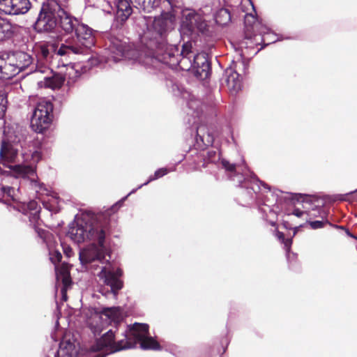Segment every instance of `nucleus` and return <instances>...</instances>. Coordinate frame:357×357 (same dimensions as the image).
<instances>
[{
  "mask_svg": "<svg viewBox=\"0 0 357 357\" xmlns=\"http://www.w3.org/2000/svg\"><path fill=\"white\" fill-rule=\"evenodd\" d=\"M255 21V17L252 14H247L245 17V24H250Z\"/></svg>",
  "mask_w": 357,
  "mask_h": 357,
  "instance_id": "79ce46f5",
  "label": "nucleus"
},
{
  "mask_svg": "<svg viewBox=\"0 0 357 357\" xmlns=\"http://www.w3.org/2000/svg\"><path fill=\"white\" fill-rule=\"evenodd\" d=\"M174 169H175L174 168H172V169H168L166 167L160 168L155 172L154 175L151 176L149 178V181L147 182H146L144 184L146 185L151 181L160 178L164 176L165 175L167 174L169 172L174 171Z\"/></svg>",
  "mask_w": 357,
  "mask_h": 357,
  "instance_id": "7c9ffc66",
  "label": "nucleus"
},
{
  "mask_svg": "<svg viewBox=\"0 0 357 357\" xmlns=\"http://www.w3.org/2000/svg\"><path fill=\"white\" fill-rule=\"evenodd\" d=\"M130 333L135 336L136 344L139 342L143 349L155 351L161 350L160 343L152 337H147L149 334V326L146 324L135 323L130 327Z\"/></svg>",
  "mask_w": 357,
  "mask_h": 357,
  "instance_id": "0eeeda50",
  "label": "nucleus"
},
{
  "mask_svg": "<svg viewBox=\"0 0 357 357\" xmlns=\"http://www.w3.org/2000/svg\"><path fill=\"white\" fill-rule=\"evenodd\" d=\"M146 13H151L157 6V0H133Z\"/></svg>",
  "mask_w": 357,
  "mask_h": 357,
  "instance_id": "cd10ccee",
  "label": "nucleus"
},
{
  "mask_svg": "<svg viewBox=\"0 0 357 357\" xmlns=\"http://www.w3.org/2000/svg\"><path fill=\"white\" fill-rule=\"evenodd\" d=\"M230 20V13L227 9H220L215 15L216 22L220 25L227 24Z\"/></svg>",
  "mask_w": 357,
  "mask_h": 357,
  "instance_id": "c85d7f7f",
  "label": "nucleus"
},
{
  "mask_svg": "<svg viewBox=\"0 0 357 357\" xmlns=\"http://www.w3.org/2000/svg\"><path fill=\"white\" fill-rule=\"evenodd\" d=\"M14 208L24 215H28L31 212H40L41 211L40 206L35 200H31L28 203H17V205L14 206Z\"/></svg>",
  "mask_w": 357,
  "mask_h": 357,
  "instance_id": "aec40b11",
  "label": "nucleus"
},
{
  "mask_svg": "<svg viewBox=\"0 0 357 357\" xmlns=\"http://www.w3.org/2000/svg\"><path fill=\"white\" fill-rule=\"evenodd\" d=\"M17 156V152L13 145L6 140H3L0 149V157L7 162H12Z\"/></svg>",
  "mask_w": 357,
  "mask_h": 357,
  "instance_id": "a211bd4d",
  "label": "nucleus"
},
{
  "mask_svg": "<svg viewBox=\"0 0 357 357\" xmlns=\"http://www.w3.org/2000/svg\"><path fill=\"white\" fill-rule=\"evenodd\" d=\"M15 59H19L21 61H24V63H23L20 67H28L30 65L31 57L29 54L24 52H18L16 54H10L8 53H1L0 54V67H3V66L9 65L13 67H19L20 64H15L13 61Z\"/></svg>",
  "mask_w": 357,
  "mask_h": 357,
  "instance_id": "f8f14e48",
  "label": "nucleus"
},
{
  "mask_svg": "<svg viewBox=\"0 0 357 357\" xmlns=\"http://www.w3.org/2000/svg\"><path fill=\"white\" fill-rule=\"evenodd\" d=\"M334 227H336L340 228V229H344V230H345V231H346V233H347V234L349 236L352 237V238H356V239L357 240V237H356L355 235H354L353 234H351V233L349 231V230L348 229H346L344 227H343V226H337V225H335Z\"/></svg>",
  "mask_w": 357,
  "mask_h": 357,
  "instance_id": "c03bdc74",
  "label": "nucleus"
},
{
  "mask_svg": "<svg viewBox=\"0 0 357 357\" xmlns=\"http://www.w3.org/2000/svg\"><path fill=\"white\" fill-rule=\"evenodd\" d=\"M123 272L121 268H114L112 266L109 260H107V266H103L100 272L98 274V278L102 282L103 284L109 287L110 289L107 290L105 293L103 292V289L100 290L105 296L109 294H112L114 297H116L119 292L123 287V281L121 280Z\"/></svg>",
  "mask_w": 357,
  "mask_h": 357,
  "instance_id": "20e7f679",
  "label": "nucleus"
},
{
  "mask_svg": "<svg viewBox=\"0 0 357 357\" xmlns=\"http://www.w3.org/2000/svg\"><path fill=\"white\" fill-rule=\"evenodd\" d=\"M100 314L106 316L116 327L123 321V316L119 307H104Z\"/></svg>",
  "mask_w": 357,
  "mask_h": 357,
  "instance_id": "dca6fc26",
  "label": "nucleus"
},
{
  "mask_svg": "<svg viewBox=\"0 0 357 357\" xmlns=\"http://www.w3.org/2000/svg\"><path fill=\"white\" fill-rule=\"evenodd\" d=\"M56 279L58 280H61L63 284L61 293L66 291L67 289L70 286L72 283L70 272L66 266H62L56 271Z\"/></svg>",
  "mask_w": 357,
  "mask_h": 357,
  "instance_id": "6ab92c4d",
  "label": "nucleus"
},
{
  "mask_svg": "<svg viewBox=\"0 0 357 357\" xmlns=\"http://www.w3.org/2000/svg\"><path fill=\"white\" fill-rule=\"evenodd\" d=\"M222 167L230 173H235L236 169V165L233 163H230L228 160L222 159L221 161Z\"/></svg>",
  "mask_w": 357,
  "mask_h": 357,
  "instance_id": "c9c22d12",
  "label": "nucleus"
},
{
  "mask_svg": "<svg viewBox=\"0 0 357 357\" xmlns=\"http://www.w3.org/2000/svg\"><path fill=\"white\" fill-rule=\"evenodd\" d=\"M53 104L50 100L40 101L31 119V127L33 131L43 133L50 126L53 119Z\"/></svg>",
  "mask_w": 357,
  "mask_h": 357,
  "instance_id": "39448f33",
  "label": "nucleus"
},
{
  "mask_svg": "<svg viewBox=\"0 0 357 357\" xmlns=\"http://www.w3.org/2000/svg\"><path fill=\"white\" fill-rule=\"evenodd\" d=\"M59 9V4L56 0H47L43 3L36 22V29L39 31H52L56 26Z\"/></svg>",
  "mask_w": 357,
  "mask_h": 357,
  "instance_id": "423d86ee",
  "label": "nucleus"
},
{
  "mask_svg": "<svg viewBox=\"0 0 357 357\" xmlns=\"http://www.w3.org/2000/svg\"><path fill=\"white\" fill-rule=\"evenodd\" d=\"M305 213V211L300 210L299 208H294L291 213H287V215H289L291 214L298 217L301 218L303 216V215Z\"/></svg>",
  "mask_w": 357,
  "mask_h": 357,
  "instance_id": "a19ab883",
  "label": "nucleus"
},
{
  "mask_svg": "<svg viewBox=\"0 0 357 357\" xmlns=\"http://www.w3.org/2000/svg\"><path fill=\"white\" fill-rule=\"evenodd\" d=\"M118 208V204H116L105 213L98 214L94 219L89 221L78 220L71 225L68 235L77 243L93 241L102 245L105 237L110 234L109 216Z\"/></svg>",
  "mask_w": 357,
  "mask_h": 357,
  "instance_id": "f257e3e1",
  "label": "nucleus"
},
{
  "mask_svg": "<svg viewBox=\"0 0 357 357\" xmlns=\"http://www.w3.org/2000/svg\"><path fill=\"white\" fill-rule=\"evenodd\" d=\"M93 242L91 246L80 252L79 259L83 264H91L96 261L102 263L105 258V245H98ZM105 244V243H103Z\"/></svg>",
  "mask_w": 357,
  "mask_h": 357,
  "instance_id": "1a4fd4ad",
  "label": "nucleus"
},
{
  "mask_svg": "<svg viewBox=\"0 0 357 357\" xmlns=\"http://www.w3.org/2000/svg\"><path fill=\"white\" fill-rule=\"evenodd\" d=\"M40 212H31V213H28L29 221L30 223V226L33 228L36 226L40 225V222H42L40 215Z\"/></svg>",
  "mask_w": 357,
  "mask_h": 357,
  "instance_id": "473e14b6",
  "label": "nucleus"
},
{
  "mask_svg": "<svg viewBox=\"0 0 357 357\" xmlns=\"http://www.w3.org/2000/svg\"><path fill=\"white\" fill-rule=\"evenodd\" d=\"M284 244V248L285 250L289 252L291 250V247L292 245V239L291 238H285L284 241L282 242Z\"/></svg>",
  "mask_w": 357,
  "mask_h": 357,
  "instance_id": "ea45409f",
  "label": "nucleus"
},
{
  "mask_svg": "<svg viewBox=\"0 0 357 357\" xmlns=\"http://www.w3.org/2000/svg\"><path fill=\"white\" fill-rule=\"evenodd\" d=\"M196 21L197 16L193 12L190 10L184 11L180 29L181 34L190 35L195 29Z\"/></svg>",
  "mask_w": 357,
  "mask_h": 357,
  "instance_id": "4468645a",
  "label": "nucleus"
},
{
  "mask_svg": "<svg viewBox=\"0 0 357 357\" xmlns=\"http://www.w3.org/2000/svg\"><path fill=\"white\" fill-rule=\"evenodd\" d=\"M131 326H129L128 332L126 331L124 333L125 338L117 342L115 341V332H113L112 330H109L102 335L91 347V350L94 352L103 351V354L99 353L94 357H105L109 354L135 347L136 340L135 336L130 333Z\"/></svg>",
  "mask_w": 357,
  "mask_h": 357,
  "instance_id": "f03ea898",
  "label": "nucleus"
},
{
  "mask_svg": "<svg viewBox=\"0 0 357 357\" xmlns=\"http://www.w3.org/2000/svg\"><path fill=\"white\" fill-rule=\"evenodd\" d=\"M11 24L6 20L0 17V41L11 36Z\"/></svg>",
  "mask_w": 357,
  "mask_h": 357,
  "instance_id": "bb28decb",
  "label": "nucleus"
},
{
  "mask_svg": "<svg viewBox=\"0 0 357 357\" xmlns=\"http://www.w3.org/2000/svg\"><path fill=\"white\" fill-rule=\"evenodd\" d=\"M250 3L251 4L252 7V9L255 10V7H254V5L252 4V3L251 2L250 0H248Z\"/></svg>",
  "mask_w": 357,
  "mask_h": 357,
  "instance_id": "3c124183",
  "label": "nucleus"
},
{
  "mask_svg": "<svg viewBox=\"0 0 357 357\" xmlns=\"http://www.w3.org/2000/svg\"><path fill=\"white\" fill-rule=\"evenodd\" d=\"M62 295H63V299L64 301H66V299H67L66 291H64L63 293H62Z\"/></svg>",
  "mask_w": 357,
  "mask_h": 357,
  "instance_id": "8fccbe9b",
  "label": "nucleus"
},
{
  "mask_svg": "<svg viewBox=\"0 0 357 357\" xmlns=\"http://www.w3.org/2000/svg\"><path fill=\"white\" fill-rule=\"evenodd\" d=\"M33 158H40V153L38 152V151H35L33 154Z\"/></svg>",
  "mask_w": 357,
  "mask_h": 357,
  "instance_id": "09e8293b",
  "label": "nucleus"
},
{
  "mask_svg": "<svg viewBox=\"0 0 357 357\" xmlns=\"http://www.w3.org/2000/svg\"><path fill=\"white\" fill-rule=\"evenodd\" d=\"M66 40H64V43H63L62 44H65V43H66ZM61 45H60V44H58V46H59V47H61ZM59 48H60V47H59Z\"/></svg>",
  "mask_w": 357,
  "mask_h": 357,
  "instance_id": "603ef678",
  "label": "nucleus"
},
{
  "mask_svg": "<svg viewBox=\"0 0 357 357\" xmlns=\"http://www.w3.org/2000/svg\"><path fill=\"white\" fill-rule=\"evenodd\" d=\"M66 344L68 345V347L66 346V348L69 350V349H72L73 347H74V345L73 344H71L70 342H66Z\"/></svg>",
  "mask_w": 357,
  "mask_h": 357,
  "instance_id": "de8ad7c7",
  "label": "nucleus"
},
{
  "mask_svg": "<svg viewBox=\"0 0 357 357\" xmlns=\"http://www.w3.org/2000/svg\"><path fill=\"white\" fill-rule=\"evenodd\" d=\"M13 171L18 176L22 177L33 176L36 174L35 168L31 165H15L13 167Z\"/></svg>",
  "mask_w": 357,
  "mask_h": 357,
  "instance_id": "5701e85b",
  "label": "nucleus"
},
{
  "mask_svg": "<svg viewBox=\"0 0 357 357\" xmlns=\"http://www.w3.org/2000/svg\"><path fill=\"white\" fill-rule=\"evenodd\" d=\"M40 226V225L36 226L33 227V229H34L35 232L37 234L39 238H40L43 241H45L48 237L49 231L41 228Z\"/></svg>",
  "mask_w": 357,
  "mask_h": 357,
  "instance_id": "f704fd0d",
  "label": "nucleus"
},
{
  "mask_svg": "<svg viewBox=\"0 0 357 357\" xmlns=\"http://www.w3.org/2000/svg\"><path fill=\"white\" fill-rule=\"evenodd\" d=\"M64 252L66 254L67 256L70 257V254L73 252V250L70 247H67L64 248Z\"/></svg>",
  "mask_w": 357,
  "mask_h": 357,
  "instance_id": "49530a36",
  "label": "nucleus"
},
{
  "mask_svg": "<svg viewBox=\"0 0 357 357\" xmlns=\"http://www.w3.org/2000/svg\"><path fill=\"white\" fill-rule=\"evenodd\" d=\"M189 165L192 171H201L202 168L208 167V162L204 157V152L197 153L193 161Z\"/></svg>",
  "mask_w": 357,
  "mask_h": 357,
  "instance_id": "4be33fe9",
  "label": "nucleus"
},
{
  "mask_svg": "<svg viewBox=\"0 0 357 357\" xmlns=\"http://www.w3.org/2000/svg\"><path fill=\"white\" fill-rule=\"evenodd\" d=\"M192 49V45L190 43H185L183 45L181 54L184 56H186L190 52Z\"/></svg>",
  "mask_w": 357,
  "mask_h": 357,
  "instance_id": "4c0bfd02",
  "label": "nucleus"
},
{
  "mask_svg": "<svg viewBox=\"0 0 357 357\" xmlns=\"http://www.w3.org/2000/svg\"><path fill=\"white\" fill-rule=\"evenodd\" d=\"M64 80L65 79L62 76L54 75L45 79V84L47 87L52 89L60 88L63 85Z\"/></svg>",
  "mask_w": 357,
  "mask_h": 357,
  "instance_id": "b1692460",
  "label": "nucleus"
},
{
  "mask_svg": "<svg viewBox=\"0 0 357 357\" xmlns=\"http://www.w3.org/2000/svg\"><path fill=\"white\" fill-rule=\"evenodd\" d=\"M62 259V255L59 251H54V252L51 253L50 260L51 261L56 264L59 263Z\"/></svg>",
  "mask_w": 357,
  "mask_h": 357,
  "instance_id": "e433bc0d",
  "label": "nucleus"
},
{
  "mask_svg": "<svg viewBox=\"0 0 357 357\" xmlns=\"http://www.w3.org/2000/svg\"><path fill=\"white\" fill-rule=\"evenodd\" d=\"M25 68H0V80L11 79Z\"/></svg>",
  "mask_w": 357,
  "mask_h": 357,
  "instance_id": "a878e982",
  "label": "nucleus"
},
{
  "mask_svg": "<svg viewBox=\"0 0 357 357\" xmlns=\"http://www.w3.org/2000/svg\"><path fill=\"white\" fill-rule=\"evenodd\" d=\"M188 73L193 75L197 79L204 80L208 78L211 72V68H188Z\"/></svg>",
  "mask_w": 357,
  "mask_h": 357,
  "instance_id": "393cba45",
  "label": "nucleus"
},
{
  "mask_svg": "<svg viewBox=\"0 0 357 357\" xmlns=\"http://www.w3.org/2000/svg\"><path fill=\"white\" fill-rule=\"evenodd\" d=\"M271 225H272L273 226H275V225H276V224H275V222H271Z\"/></svg>",
  "mask_w": 357,
  "mask_h": 357,
  "instance_id": "864d4df0",
  "label": "nucleus"
},
{
  "mask_svg": "<svg viewBox=\"0 0 357 357\" xmlns=\"http://www.w3.org/2000/svg\"><path fill=\"white\" fill-rule=\"evenodd\" d=\"M309 225L312 229H317L323 228L326 225L333 226L327 220H315L309 222Z\"/></svg>",
  "mask_w": 357,
  "mask_h": 357,
  "instance_id": "72a5a7b5",
  "label": "nucleus"
},
{
  "mask_svg": "<svg viewBox=\"0 0 357 357\" xmlns=\"http://www.w3.org/2000/svg\"><path fill=\"white\" fill-rule=\"evenodd\" d=\"M62 345H63V343H61V345H60V348L62 347Z\"/></svg>",
  "mask_w": 357,
  "mask_h": 357,
  "instance_id": "4d7b16f0",
  "label": "nucleus"
},
{
  "mask_svg": "<svg viewBox=\"0 0 357 357\" xmlns=\"http://www.w3.org/2000/svg\"><path fill=\"white\" fill-rule=\"evenodd\" d=\"M196 141L199 142L204 146H208L213 144L214 142L213 135L210 132L208 127L204 124L199 125L197 128Z\"/></svg>",
  "mask_w": 357,
  "mask_h": 357,
  "instance_id": "2eb2a0df",
  "label": "nucleus"
},
{
  "mask_svg": "<svg viewBox=\"0 0 357 357\" xmlns=\"http://www.w3.org/2000/svg\"><path fill=\"white\" fill-rule=\"evenodd\" d=\"M276 236L281 243L285 240L284 234L281 231H277Z\"/></svg>",
  "mask_w": 357,
  "mask_h": 357,
  "instance_id": "a18cd8bd",
  "label": "nucleus"
},
{
  "mask_svg": "<svg viewBox=\"0 0 357 357\" xmlns=\"http://www.w3.org/2000/svg\"><path fill=\"white\" fill-rule=\"evenodd\" d=\"M225 76L229 93L236 96L243 87L242 76L236 72L235 68H226Z\"/></svg>",
  "mask_w": 357,
  "mask_h": 357,
  "instance_id": "9d476101",
  "label": "nucleus"
},
{
  "mask_svg": "<svg viewBox=\"0 0 357 357\" xmlns=\"http://www.w3.org/2000/svg\"><path fill=\"white\" fill-rule=\"evenodd\" d=\"M204 157H206L208 165L217 162L220 158V153L215 150H208L206 153L204 152Z\"/></svg>",
  "mask_w": 357,
  "mask_h": 357,
  "instance_id": "c756f323",
  "label": "nucleus"
},
{
  "mask_svg": "<svg viewBox=\"0 0 357 357\" xmlns=\"http://www.w3.org/2000/svg\"><path fill=\"white\" fill-rule=\"evenodd\" d=\"M214 62L217 63L218 65V61L216 58H214L213 60L209 56L204 52H202L197 54L194 58V67H210L212 65H216Z\"/></svg>",
  "mask_w": 357,
  "mask_h": 357,
  "instance_id": "412c9836",
  "label": "nucleus"
},
{
  "mask_svg": "<svg viewBox=\"0 0 357 357\" xmlns=\"http://www.w3.org/2000/svg\"><path fill=\"white\" fill-rule=\"evenodd\" d=\"M7 103L8 100L6 93L4 90L0 89V119L5 115Z\"/></svg>",
  "mask_w": 357,
  "mask_h": 357,
  "instance_id": "2f4dec72",
  "label": "nucleus"
},
{
  "mask_svg": "<svg viewBox=\"0 0 357 357\" xmlns=\"http://www.w3.org/2000/svg\"><path fill=\"white\" fill-rule=\"evenodd\" d=\"M57 18L59 19V26L67 33L75 30L77 24H79L77 20L62 8L60 5L59 9L57 10Z\"/></svg>",
  "mask_w": 357,
  "mask_h": 357,
  "instance_id": "ddd939ff",
  "label": "nucleus"
},
{
  "mask_svg": "<svg viewBox=\"0 0 357 357\" xmlns=\"http://www.w3.org/2000/svg\"><path fill=\"white\" fill-rule=\"evenodd\" d=\"M1 189L4 193H6L9 197H12L13 201H15V198L13 197V194L15 192V189L9 186H3Z\"/></svg>",
  "mask_w": 357,
  "mask_h": 357,
  "instance_id": "58836bf2",
  "label": "nucleus"
},
{
  "mask_svg": "<svg viewBox=\"0 0 357 357\" xmlns=\"http://www.w3.org/2000/svg\"><path fill=\"white\" fill-rule=\"evenodd\" d=\"M90 62H91V65L93 66L102 64V60L98 57H92L90 59Z\"/></svg>",
  "mask_w": 357,
  "mask_h": 357,
  "instance_id": "37998d69",
  "label": "nucleus"
},
{
  "mask_svg": "<svg viewBox=\"0 0 357 357\" xmlns=\"http://www.w3.org/2000/svg\"><path fill=\"white\" fill-rule=\"evenodd\" d=\"M62 345H63V343H61V345H60V348L62 347Z\"/></svg>",
  "mask_w": 357,
  "mask_h": 357,
  "instance_id": "6e6d98bb",
  "label": "nucleus"
},
{
  "mask_svg": "<svg viewBox=\"0 0 357 357\" xmlns=\"http://www.w3.org/2000/svg\"><path fill=\"white\" fill-rule=\"evenodd\" d=\"M65 44H61L57 50V54H82L85 50L90 49L95 44L93 31L88 26L79 24L75 28V37H68Z\"/></svg>",
  "mask_w": 357,
  "mask_h": 357,
  "instance_id": "7ed1b4c3",
  "label": "nucleus"
},
{
  "mask_svg": "<svg viewBox=\"0 0 357 357\" xmlns=\"http://www.w3.org/2000/svg\"><path fill=\"white\" fill-rule=\"evenodd\" d=\"M114 47H115L116 50V52H114V53L116 54V56H113L115 61H120L123 58L128 59H137L142 55V52H139L138 50L135 49L132 46H126L125 44L121 43L114 44Z\"/></svg>",
  "mask_w": 357,
  "mask_h": 357,
  "instance_id": "9b49d317",
  "label": "nucleus"
},
{
  "mask_svg": "<svg viewBox=\"0 0 357 357\" xmlns=\"http://www.w3.org/2000/svg\"><path fill=\"white\" fill-rule=\"evenodd\" d=\"M130 1L133 0H117L116 1V17L121 22L126 20L132 13Z\"/></svg>",
  "mask_w": 357,
  "mask_h": 357,
  "instance_id": "f3484780",
  "label": "nucleus"
},
{
  "mask_svg": "<svg viewBox=\"0 0 357 357\" xmlns=\"http://www.w3.org/2000/svg\"><path fill=\"white\" fill-rule=\"evenodd\" d=\"M189 107L192 108V107L191 106L190 103L189 102Z\"/></svg>",
  "mask_w": 357,
  "mask_h": 357,
  "instance_id": "5fc2aeb1",
  "label": "nucleus"
},
{
  "mask_svg": "<svg viewBox=\"0 0 357 357\" xmlns=\"http://www.w3.org/2000/svg\"><path fill=\"white\" fill-rule=\"evenodd\" d=\"M31 7L29 0H0V11L6 15H24Z\"/></svg>",
  "mask_w": 357,
  "mask_h": 357,
  "instance_id": "6e6552de",
  "label": "nucleus"
}]
</instances>
